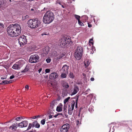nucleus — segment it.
<instances>
[{
	"mask_svg": "<svg viewBox=\"0 0 132 132\" xmlns=\"http://www.w3.org/2000/svg\"><path fill=\"white\" fill-rule=\"evenodd\" d=\"M21 28L20 26L15 24L10 25L7 28L8 34L12 37H15L19 36L21 33Z\"/></svg>",
	"mask_w": 132,
	"mask_h": 132,
	"instance_id": "f257e3e1",
	"label": "nucleus"
},
{
	"mask_svg": "<svg viewBox=\"0 0 132 132\" xmlns=\"http://www.w3.org/2000/svg\"><path fill=\"white\" fill-rule=\"evenodd\" d=\"M54 19V15L53 13L50 11H48L44 14L43 21L45 23L49 24Z\"/></svg>",
	"mask_w": 132,
	"mask_h": 132,
	"instance_id": "f03ea898",
	"label": "nucleus"
},
{
	"mask_svg": "<svg viewBox=\"0 0 132 132\" xmlns=\"http://www.w3.org/2000/svg\"><path fill=\"white\" fill-rule=\"evenodd\" d=\"M40 21L36 19H30L28 21V24L32 28L35 29L38 27L40 24Z\"/></svg>",
	"mask_w": 132,
	"mask_h": 132,
	"instance_id": "7ed1b4c3",
	"label": "nucleus"
},
{
	"mask_svg": "<svg viewBox=\"0 0 132 132\" xmlns=\"http://www.w3.org/2000/svg\"><path fill=\"white\" fill-rule=\"evenodd\" d=\"M83 48L81 46L78 47L75 53V58L77 60L80 59L83 54Z\"/></svg>",
	"mask_w": 132,
	"mask_h": 132,
	"instance_id": "20e7f679",
	"label": "nucleus"
},
{
	"mask_svg": "<svg viewBox=\"0 0 132 132\" xmlns=\"http://www.w3.org/2000/svg\"><path fill=\"white\" fill-rule=\"evenodd\" d=\"M28 125V121H23L22 122L19 123L17 125H16L14 124L12 125L9 127L10 129L12 130L13 129H16L18 127L20 128H23L26 127Z\"/></svg>",
	"mask_w": 132,
	"mask_h": 132,
	"instance_id": "39448f33",
	"label": "nucleus"
},
{
	"mask_svg": "<svg viewBox=\"0 0 132 132\" xmlns=\"http://www.w3.org/2000/svg\"><path fill=\"white\" fill-rule=\"evenodd\" d=\"M70 39L69 38L63 37L60 42V45L61 47H63L68 44H70Z\"/></svg>",
	"mask_w": 132,
	"mask_h": 132,
	"instance_id": "423d86ee",
	"label": "nucleus"
},
{
	"mask_svg": "<svg viewBox=\"0 0 132 132\" xmlns=\"http://www.w3.org/2000/svg\"><path fill=\"white\" fill-rule=\"evenodd\" d=\"M24 63V61L23 60H20L13 65L12 67V68L15 70H19L22 66V65Z\"/></svg>",
	"mask_w": 132,
	"mask_h": 132,
	"instance_id": "0eeeda50",
	"label": "nucleus"
},
{
	"mask_svg": "<svg viewBox=\"0 0 132 132\" xmlns=\"http://www.w3.org/2000/svg\"><path fill=\"white\" fill-rule=\"evenodd\" d=\"M39 57L37 55H33L31 56L29 59V61L31 63H35L38 62L39 60Z\"/></svg>",
	"mask_w": 132,
	"mask_h": 132,
	"instance_id": "6e6552de",
	"label": "nucleus"
},
{
	"mask_svg": "<svg viewBox=\"0 0 132 132\" xmlns=\"http://www.w3.org/2000/svg\"><path fill=\"white\" fill-rule=\"evenodd\" d=\"M19 42L21 46H23L26 44L27 42L26 37L24 36L20 37L18 39Z\"/></svg>",
	"mask_w": 132,
	"mask_h": 132,
	"instance_id": "1a4fd4ad",
	"label": "nucleus"
},
{
	"mask_svg": "<svg viewBox=\"0 0 132 132\" xmlns=\"http://www.w3.org/2000/svg\"><path fill=\"white\" fill-rule=\"evenodd\" d=\"M70 128V125L67 123L63 125L60 128L61 132H68Z\"/></svg>",
	"mask_w": 132,
	"mask_h": 132,
	"instance_id": "9d476101",
	"label": "nucleus"
},
{
	"mask_svg": "<svg viewBox=\"0 0 132 132\" xmlns=\"http://www.w3.org/2000/svg\"><path fill=\"white\" fill-rule=\"evenodd\" d=\"M73 102L71 103V108L69 105L68 108V113L69 114H71L72 112V111L74 109V107L75 104V102L73 101H72Z\"/></svg>",
	"mask_w": 132,
	"mask_h": 132,
	"instance_id": "9b49d317",
	"label": "nucleus"
},
{
	"mask_svg": "<svg viewBox=\"0 0 132 132\" xmlns=\"http://www.w3.org/2000/svg\"><path fill=\"white\" fill-rule=\"evenodd\" d=\"M69 67L66 64L64 65L61 69V71L62 72H64L68 73V70L69 69Z\"/></svg>",
	"mask_w": 132,
	"mask_h": 132,
	"instance_id": "f8f14e48",
	"label": "nucleus"
},
{
	"mask_svg": "<svg viewBox=\"0 0 132 132\" xmlns=\"http://www.w3.org/2000/svg\"><path fill=\"white\" fill-rule=\"evenodd\" d=\"M49 51L48 48L46 47L43 49L42 51V53L44 56H45L47 54Z\"/></svg>",
	"mask_w": 132,
	"mask_h": 132,
	"instance_id": "ddd939ff",
	"label": "nucleus"
},
{
	"mask_svg": "<svg viewBox=\"0 0 132 132\" xmlns=\"http://www.w3.org/2000/svg\"><path fill=\"white\" fill-rule=\"evenodd\" d=\"M58 76V74L57 73L54 72L50 75V78L51 79H54L56 78Z\"/></svg>",
	"mask_w": 132,
	"mask_h": 132,
	"instance_id": "4468645a",
	"label": "nucleus"
},
{
	"mask_svg": "<svg viewBox=\"0 0 132 132\" xmlns=\"http://www.w3.org/2000/svg\"><path fill=\"white\" fill-rule=\"evenodd\" d=\"M50 104V108L51 109H53L54 108V106L56 105L57 104V101L55 100H53L51 103Z\"/></svg>",
	"mask_w": 132,
	"mask_h": 132,
	"instance_id": "2eb2a0df",
	"label": "nucleus"
},
{
	"mask_svg": "<svg viewBox=\"0 0 132 132\" xmlns=\"http://www.w3.org/2000/svg\"><path fill=\"white\" fill-rule=\"evenodd\" d=\"M79 90V88L78 87L76 86L74 87V90L71 94V96L76 94Z\"/></svg>",
	"mask_w": 132,
	"mask_h": 132,
	"instance_id": "dca6fc26",
	"label": "nucleus"
},
{
	"mask_svg": "<svg viewBox=\"0 0 132 132\" xmlns=\"http://www.w3.org/2000/svg\"><path fill=\"white\" fill-rule=\"evenodd\" d=\"M33 126L35 127L36 128H39L40 127V124L37 121H35L32 123Z\"/></svg>",
	"mask_w": 132,
	"mask_h": 132,
	"instance_id": "f3484780",
	"label": "nucleus"
},
{
	"mask_svg": "<svg viewBox=\"0 0 132 132\" xmlns=\"http://www.w3.org/2000/svg\"><path fill=\"white\" fill-rule=\"evenodd\" d=\"M62 109V105L61 104L60 106H57L56 109V110L58 112L61 111Z\"/></svg>",
	"mask_w": 132,
	"mask_h": 132,
	"instance_id": "a211bd4d",
	"label": "nucleus"
},
{
	"mask_svg": "<svg viewBox=\"0 0 132 132\" xmlns=\"http://www.w3.org/2000/svg\"><path fill=\"white\" fill-rule=\"evenodd\" d=\"M90 62L88 60H86L84 61V63L85 66L86 67H88L90 64Z\"/></svg>",
	"mask_w": 132,
	"mask_h": 132,
	"instance_id": "6ab92c4d",
	"label": "nucleus"
},
{
	"mask_svg": "<svg viewBox=\"0 0 132 132\" xmlns=\"http://www.w3.org/2000/svg\"><path fill=\"white\" fill-rule=\"evenodd\" d=\"M62 85L63 87H64L67 88H68L69 87V86L68 84L66 82H64L63 84Z\"/></svg>",
	"mask_w": 132,
	"mask_h": 132,
	"instance_id": "aec40b11",
	"label": "nucleus"
},
{
	"mask_svg": "<svg viewBox=\"0 0 132 132\" xmlns=\"http://www.w3.org/2000/svg\"><path fill=\"white\" fill-rule=\"evenodd\" d=\"M69 77L72 78H73L75 77V75L72 72H71L69 74Z\"/></svg>",
	"mask_w": 132,
	"mask_h": 132,
	"instance_id": "412c9836",
	"label": "nucleus"
},
{
	"mask_svg": "<svg viewBox=\"0 0 132 132\" xmlns=\"http://www.w3.org/2000/svg\"><path fill=\"white\" fill-rule=\"evenodd\" d=\"M29 18V16L28 15H23L22 16V20H28V18Z\"/></svg>",
	"mask_w": 132,
	"mask_h": 132,
	"instance_id": "4be33fe9",
	"label": "nucleus"
},
{
	"mask_svg": "<svg viewBox=\"0 0 132 132\" xmlns=\"http://www.w3.org/2000/svg\"><path fill=\"white\" fill-rule=\"evenodd\" d=\"M66 74H67V73L62 72V74L61 75V78H65L67 76Z\"/></svg>",
	"mask_w": 132,
	"mask_h": 132,
	"instance_id": "5701e85b",
	"label": "nucleus"
},
{
	"mask_svg": "<svg viewBox=\"0 0 132 132\" xmlns=\"http://www.w3.org/2000/svg\"><path fill=\"white\" fill-rule=\"evenodd\" d=\"M31 127H33V123H30L29 124V126L27 129V130H29L31 128Z\"/></svg>",
	"mask_w": 132,
	"mask_h": 132,
	"instance_id": "b1692460",
	"label": "nucleus"
},
{
	"mask_svg": "<svg viewBox=\"0 0 132 132\" xmlns=\"http://www.w3.org/2000/svg\"><path fill=\"white\" fill-rule=\"evenodd\" d=\"M65 55V54H64L62 53L57 58V59H60L61 58L64 57Z\"/></svg>",
	"mask_w": 132,
	"mask_h": 132,
	"instance_id": "393cba45",
	"label": "nucleus"
},
{
	"mask_svg": "<svg viewBox=\"0 0 132 132\" xmlns=\"http://www.w3.org/2000/svg\"><path fill=\"white\" fill-rule=\"evenodd\" d=\"M70 97H69L67 98H65L64 101V104H65L70 99Z\"/></svg>",
	"mask_w": 132,
	"mask_h": 132,
	"instance_id": "a878e982",
	"label": "nucleus"
},
{
	"mask_svg": "<svg viewBox=\"0 0 132 132\" xmlns=\"http://www.w3.org/2000/svg\"><path fill=\"white\" fill-rule=\"evenodd\" d=\"M5 2L4 0H0V6L4 4Z\"/></svg>",
	"mask_w": 132,
	"mask_h": 132,
	"instance_id": "bb28decb",
	"label": "nucleus"
},
{
	"mask_svg": "<svg viewBox=\"0 0 132 132\" xmlns=\"http://www.w3.org/2000/svg\"><path fill=\"white\" fill-rule=\"evenodd\" d=\"M46 120L45 119H44L40 121L41 124L43 125H44L45 123Z\"/></svg>",
	"mask_w": 132,
	"mask_h": 132,
	"instance_id": "cd10ccee",
	"label": "nucleus"
},
{
	"mask_svg": "<svg viewBox=\"0 0 132 132\" xmlns=\"http://www.w3.org/2000/svg\"><path fill=\"white\" fill-rule=\"evenodd\" d=\"M23 119L22 117H17L16 118L15 120L17 121H19Z\"/></svg>",
	"mask_w": 132,
	"mask_h": 132,
	"instance_id": "c85d7f7f",
	"label": "nucleus"
},
{
	"mask_svg": "<svg viewBox=\"0 0 132 132\" xmlns=\"http://www.w3.org/2000/svg\"><path fill=\"white\" fill-rule=\"evenodd\" d=\"M75 18L78 20V21L80 20V17L79 16L76 15H75Z\"/></svg>",
	"mask_w": 132,
	"mask_h": 132,
	"instance_id": "c756f323",
	"label": "nucleus"
},
{
	"mask_svg": "<svg viewBox=\"0 0 132 132\" xmlns=\"http://www.w3.org/2000/svg\"><path fill=\"white\" fill-rule=\"evenodd\" d=\"M78 96H77V99L76 100V105H75V107L76 108H77V107H78V104H77V102H78Z\"/></svg>",
	"mask_w": 132,
	"mask_h": 132,
	"instance_id": "7c9ffc66",
	"label": "nucleus"
},
{
	"mask_svg": "<svg viewBox=\"0 0 132 132\" xmlns=\"http://www.w3.org/2000/svg\"><path fill=\"white\" fill-rule=\"evenodd\" d=\"M29 69L28 68H27L26 67V68L23 70L21 71L22 73V72H26L28 71V70Z\"/></svg>",
	"mask_w": 132,
	"mask_h": 132,
	"instance_id": "2f4dec72",
	"label": "nucleus"
},
{
	"mask_svg": "<svg viewBox=\"0 0 132 132\" xmlns=\"http://www.w3.org/2000/svg\"><path fill=\"white\" fill-rule=\"evenodd\" d=\"M63 108L64 111L65 112H66L67 111V107L66 105L65 104L64 105Z\"/></svg>",
	"mask_w": 132,
	"mask_h": 132,
	"instance_id": "473e14b6",
	"label": "nucleus"
},
{
	"mask_svg": "<svg viewBox=\"0 0 132 132\" xmlns=\"http://www.w3.org/2000/svg\"><path fill=\"white\" fill-rule=\"evenodd\" d=\"M40 117V116L38 115V116H35L33 117H32V118H31L32 119H35L37 118H39Z\"/></svg>",
	"mask_w": 132,
	"mask_h": 132,
	"instance_id": "72a5a7b5",
	"label": "nucleus"
},
{
	"mask_svg": "<svg viewBox=\"0 0 132 132\" xmlns=\"http://www.w3.org/2000/svg\"><path fill=\"white\" fill-rule=\"evenodd\" d=\"M46 61L47 62V63H48L50 62L51 61V59L49 58H48L47 59H46Z\"/></svg>",
	"mask_w": 132,
	"mask_h": 132,
	"instance_id": "f704fd0d",
	"label": "nucleus"
},
{
	"mask_svg": "<svg viewBox=\"0 0 132 132\" xmlns=\"http://www.w3.org/2000/svg\"><path fill=\"white\" fill-rule=\"evenodd\" d=\"M78 23L79 25L81 26H83L84 25V24L81 22L80 20H79L78 21Z\"/></svg>",
	"mask_w": 132,
	"mask_h": 132,
	"instance_id": "c9c22d12",
	"label": "nucleus"
},
{
	"mask_svg": "<svg viewBox=\"0 0 132 132\" xmlns=\"http://www.w3.org/2000/svg\"><path fill=\"white\" fill-rule=\"evenodd\" d=\"M2 83H4V84H7L8 81L7 80H3L2 81Z\"/></svg>",
	"mask_w": 132,
	"mask_h": 132,
	"instance_id": "e433bc0d",
	"label": "nucleus"
},
{
	"mask_svg": "<svg viewBox=\"0 0 132 132\" xmlns=\"http://www.w3.org/2000/svg\"><path fill=\"white\" fill-rule=\"evenodd\" d=\"M93 40V39H90V40H89V43L90 45V44H91L92 45H93V42H91L90 41H92Z\"/></svg>",
	"mask_w": 132,
	"mask_h": 132,
	"instance_id": "4c0bfd02",
	"label": "nucleus"
},
{
	"mask_svg": "<svg viewBox=\"0 0 132 132\" xmlns=\"http://www.w3.org/2000/svg\"><path fill=\"white\" fill-rule=\"evenodd\" d=\"M50 70L49 69H47L45 70V71L46 73H48L50 72Z\"/></svg>",
	"mask_w": 132,
	"mask_h": 132,
	"instance_id": "58836bf2",
	"label": "nucleus"
},
{
	"mask_svg": "<svg viewBox=\"0 0 132 132\" xmlns=\"http://www.w3.org/2000/svg\"><path fill=\"white\" fill-rule=\"evenodd\" d=\"M82 18H86V20H87L88 19V17L87 16H86V15H84V16H83L82 17Z\"/></svg>",
	"mask_w": 132,
	"mask_h": 132,
	"instance_id": "ea45409f",
	"label": "nucleus"
},
{
	"mask_svg": "<svg viewBox=\"0 0 132 132\" xmlns=\"http://www.w3.org/2000/svg\"><path fill=\"white\" fill-rule=\"evenodd\" d=\"M14 77V75H12L10 77V79H12Z\"/></svg>",
	"mask_w": 132,
	"mask_h": 132,
	"instance_id": "a19ab883",
	"label": "nucleus"
},
{
	"mask_svg": "<svg viewBox=\"0 0 132 132\" xmlns=\"http://www.w3.org/2000/svg\"><path fill=\"white\" fill-rule=\"evenodd\" d=\"M90 89H88L86 90L85 92V93L86 94H87L88 93V92H89V91L90 90Z\"/></svg>",
	"mask_w": 132,
	"mask_h": 132,
	"instance_id": "79ce46f5",
	"label": "nucleus"
},
{
	"mask_svg": "<svg viewBox=\"0 0 132 132\" xmlns=\"http://www.w3.org/2000/svg\"><path fill=\"white\" fill-rule=\"evenodd\" d=\"M88 27L89 28H91L92 27V26L91 24H90L89 23H88Z\"/></svg>",
	"mask_w": 132,
	"mask_h": 132,
	"instance_id": "37998d69",
	"label": "nucleus"
},
{
	"mask_svg": "<svg viewBox=\"0 0 132 132\" xmlns=\"http://www.w3.org/2000/svg\"><path fill=\"white\" fill-rule=\"evenodd\" d=\"M56 4H59L60 5H61V2H58V1H57L56 2Z\"/></svg>",
	"mask_w": 132,
	"mask_h": 132,
	"instance_id": "c03bdc74",
	"label": "nucleus"
},
{
	"mask_svg": "<svg viewBox=\"0 0 132 132\" xmlns=\"http://www.w3.org/2000/svg\"><path fill=\"white\" fill-rule=\"evenodd\" d=\"M25 88L26 89H27V90H28L29 89V86L28 85H26L25 87Z\"/></svg>",
	"mask_w": 132,
	"mask_h": 132,
	"instance_id": "a18cd8bd",
	"label": "nucleus"
},
{
	"mask_svg": "<svg viewBox=\"0 0 132 132\" xmlns=\"http://www.w3.org/2000/svg\"><path fill=\"white\" fill-rule=\"evenodd\" d=\"M42 70V68H40L38 70V72L39 73H40V72H41V71Z\"/></svg>",
	"mask_w": 132,
	"mask_h": 132,
	"instance_id": "49530a36",
	"label": "nucleus"
},
{
	"mask_svg": "<svg viewBox=\"0 0 132 132\" xmlns=\"http://www.w3.org/2000/svg\"><path fill=\"white\" fill-rule=\"evenodd\" d=\"M94 80V78L93 77H92L91 78H90V80L91 81H93Z\"/></svg>",
	"mask_w": 132,
	"mask_h": 132,
	"instance_id": "de8ad7c7",
	"label": "nucleus"
},
{
	"mask_svg": "<svg viewBox=\"0 0 132 132\" xmlns=\"http://www.w3.org/2000/svg\"><path fill=\"white\" fill-rule=\"evenodd\" d=\"M59 115V113L57 114L54 116V117L56 118Z\"/></svg>",
	"mask_w": 132,
	"mask_h": 132,
	"instance_id": "09e8293b",
	"label": "nucleus"
},
{
	"mask_svg": "<svg viewBox=\"0 0 132 132\" xmlns=\"http://www.w3.org/2000/svg\"><path fill=\"white\" fill-rule=\"evenodd\" d=\"M52 117H53V116L52 115H50L49 116V119L51 118H52Z\"/></svg>",
	"mask_w": 132,
	"mask_h": 132,
	"instance_id": "8fccbe9b",
	"label": "nucleus"
},
{
	"mask_svg": "<svg viewBox=\"0 0 132 132\" xmlns=\"http://www.w3.org/2000/svg\"><path fill=\"white\" fill-rule=\"evenodd\" d=\"M8 83H7V84H9V83H10L11 82H12L10 80L9 81H8Z\"/></svg>",
	"mask_w": 132,
	"mask_h": 132,
	"instance_id": "3c124183",
	"label": "nucleus"
},
{
	"mask_svg": "<svg viewBox=\"0 0 132 132\" xmlns=\"http://www.w3.org/2000/svg\"><path fill=\"white\" fill-rule=\"evenodd\" d=\"M47 34H46V33H45L44 32L43 34H42V36H43V35H47Z\"/></svg>",
	"mask_w": 132,
	"mask_h": 132,
	"instance_id": "603ef678",
	"label": "nucleus"
},
{
	"mask_svg": "<svg viewBox=\"0 0 132 132\" xmlns=\"http://www.w3.org/2000/svg\"><path fill=\"white\" fill-rule=\"evenodd\" d=\"M5 78H5L4 77H2L1 78V79H2V80L4 79H5Z\"/></svg>",
	"mask_w": 132,
	"mask_h": 132,
	"instance_id": "864d4df0",
	"label": "nucleus"
},
{
	"mask_svg": "<svg viewBox=\"0 0 132 132\" xmlns=\"http://www.w3.org/2000/svg\"><path fill=\"white\" fill-rule=\"evenodd\" d=\"M3 26V24L2 23H0V26L2 27Z\"/></svg>",
	"mask_w": 132,
	"mask_h": 132,
	"instance_id": "5fc2aeb1",
	"label": "nucleus"
},
{
	"mask_svg": "<svg viewBox=\"0 0 132 132\" xmlns=\"http://www.w3.org/2000/svg\"><path fill=\"white\" fill-rule=\"evenodd\" d=\"M59 113V115H63V114L62 113Z\"/></svg>",
	"mask_w": 132,
	"mask_h": 132,
	"instance_id": "6e6d98bb",
	"label": "nucleus"
},
{
	"mask_svg": "<svg viewBox=\"0 0 132 132\" xmlns=\"http://www.w3.org/2000/svg\"><path fill=\"white\" fill-rule=\"evenodd\" d=\"M31 11H34V9L32 8V9H31Z\"/></svg>",
	"mask_w": 132,
	"mask_h": 132,
	"instance_id": "4d7b16f0",
	"label": "nucleus"
},
{
	"mask_svg": "<svg viewBox=\"0 0 132 132\" xmlns=\"http://www.w3.org/2000/svg\"><path fill=\"white\" fill-rule=\"evenodd\" d=\"M61 5V6H62V7L63 8H64V6L63 5Z\"/></svg>",
	"mask_w": 132,
	"mask_h": 132,
	"instance_id": "13d9d810",
	"label": "nucleus"
},
{
	"mask_svg": "<svg viewBox=\"0 0 132 132\" xmlns=\"http://www.w3.org/2000/svg\"><path fill=\"white\" fill-rule=\"evenodd\" d=\"M83 75L84 77H86V75L84 74H83Z\"/></svg>",
	"mask_w": 132,
	"mask_h": 132,
	"instance_id": "bf43d9fd",
	"label": "nucleus"
},
{
	"mask_svg": "<svg viewBox=\"0 0 132 132\" xmlns=\"http://www.w3.org/2000/svg\"><path fill=\"white\" fill-rule=\"evenodd\" d=\"M67 92H66V94L67 95Z\"/></svg>",
	"mask_w": 132,
	"mask_h": 132,
	"instance_id": "052dcab7",
	"label": "nucleus"
},
{
	"mask_svg": "<svg viewBox=\"0 0 132 132\" xmlns=\"http://www.w3.org/2000/svg\"><path fill=\"white\" fill-rule=\"evenodd\" d=\"M130 130H132L130 128Z\"/></svg>",
	"mask_w": 132,
	"mask_h": 132,
	"instance_id": "680f3d73",
	"label": "nucleus"
},
{
	"mask_svg": "<svg viewBox=\"0 0 132 132\" xmlns=\"http://www.w3.org/2000/svg\"><path fill=\"white\" fill-rule=\"evenodd\" d=\"M10 2H11V0H10Z\"/></svg>",
	"mask_w": 132,
	"mask_h": 132,
	"instance_id": "e2e57ef3",
	"label": "nucleus"
},
{
	"mask_svg": "<svg viewBox=\"0 0 132 132\" xmlns=\"http://www.w3.org/2000/svg\"><path fill=\"white\" fill-rule=\"evenodd\" d=\"M2 84V83H0V84Z\"/></svg>",
	"mask_w": 132,
	"mask_h": 132,
	"instance_id": "0e129e2a",
	"label": "nucleus"
},
{
	"mask_svg": "<svg viewBox=\"0 0 132 132\" xmlns=\"http://www.w3.org/2000/svg\"><path fill=\"white\" fill-rule=\"evenodd\" d=\"M52 84H51V85H52Z\"/></svg>",
	"mask_w": 132,
	"mask_h": 132,
	"instance_id": "69168bd1",
	"label": "nucleus"
}]
</instances>
